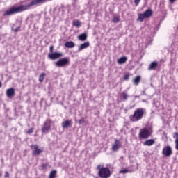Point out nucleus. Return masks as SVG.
I'll return each mask as SVG.
<instances>
[{
  "label": "nucleus",
  "mask_w": 178,
  "mask_h": 178,
  "mask_svg": "<svg viewBox=\"0 0 178 178\" xmlns=\"http://www.w3.org/2000/svg\"><path fill=\"white\" fill-rule=\"evenodd\" d=\"M72 124V120H66L62 122L61 126L63 129H67Z\"/></svg>",
  "instance_id": "nucleus-15"
},
{
  "label": "nucleus",
  "mask_w": 178,
  "mask_h": 178,
  "mask_svg": "<svg viewBox=\"0 0 178 178\" xmlns=\"http://www.w3.org/2000/svg\"><path fill=\"white\" fill-rule=\"evenodd\" d=\"M88 47H90V42H86L81 44L78 49V52H81V51H83V49H86V48H88Z\"/></svg>",
  "instance_id": "nucleus-11"
},
{
  "label": "nucleus",
  "mask_w": 178,
  "mask_h": 178,
  "mask_svg": "<svg viewBox=\"0 0 178 178\" xmlns=\"http://www.w3.org/2000/svg\"><path fill=\"white\" fill-rule=\"evenodd\" d=\"M151 134H152V130L148 128H143L140 129L138 137L140 140H147L151 137Z\"/></svg>",
  "instance_id": "nucleus-3"
},
{
  "label": "nucleus",
  "mask_w": 178,
  "mask_h": 178,
  "mask_svg": "<svg viewBox=\"0 0 178 178\" xmlns=\"http://www.w3.org/2000/svg\"><path fill=\"white\" fill-rule=\"evenodd\" d=\"M78 38L79 41H86V40H87V34L82 33L79 35Z\"/></svg>",
  "instance_id": "nucleus-20"
},
{
  "label": "nucleus",
  "mask_w": 178,
  "mask_h": 178,
  "mask_svg": "<svg viewBox=\"0 0 178 178\" xmlns=\"http://www.w3.org/2000/svg\"><path fill=\"white\" fill-rule=\"evenodd\" d=\"M140 1L141 0H134V3L136 4V6H138V3H140Z\"/></svg>",
  "instance_id": "nucleus-32"
},
{
  "label": "nucleus",
  "mask_w": 178,
  "mask_h": 178,
  "mask_svg": "<svg viewBox=\"0 0 178 178\" xmlns=\"http://www.w3.org/2000/svg\"><path fill=\"white\" fill-rule=\"evenodd\" d=\"M122 147V143L120 142V140L115 139L114 143L112 145L111 149L114 152H118L119 149Z\"/></svg>",
  "instance_id": "nucleus-8"
},
{
  "label": "nucleus",
  "mask_w": 178,
  "mask_h": 178,
  "mask_svg": "<svg viewBox=\"0 0 178 178\" xmlns=\"http://www.w3.org/2000/svg\"><path fill=\"white\" fill-rule=\"evenodd\" d=\"M10 175H9V172H6L5 173V177H9Z\"/></svg>",
  "instance_id": "nucleus-36"
},
{
  "label": "nucleus",
  "mask_w": 178,
  "mask_h": 178,
  "mask_svg": "<svg viewBox=\"0 0 178 178\" xmlns=\"http://www.w3.org/2000/svg\"><path fill=\"white\" fill-rule=\"evenodd\" d=\"M175 1H176V0H170V2L171 3H173V2H175Z\"/></svg>",
  "instance_id": "nucleus-37"
},
{
  "label": "nucleus",
  "mask_w": 178,
  "mask_h": 178,
  "mask_svg": "<svg viewBox=\"0 0 178 178\" xmlns=\"http://www.w3.org/2000/svg\"><path fill=\"white\" fill-rule=\"evenodd\" d=\"M2 87V83H1V81H0V88H1Z\"/></svg>",
  "instance_id": "nucleus-38"
},
{
  "label": "nucleus",
  "mask_w": 178,
  "mask_h": 178,
  "mask_svg": "<svg viewBox=\"0 0 178 178\" xmlns=\"http://www.w3.org/2000/svg\"><path fill=\"white\" fill-rule=\"evenodd\" d=\"M49 1L51 0H32L28 5H22L17 7L10 8L4 13L3 16H12V15H15V13H20V12L30 9L31 6L42 5V3H46V2H49Z\"/></svg>",
  "instance_id": "nucleus-1"
},
{
  "label": "nucleus",
  "mask_w": 178,
  "mask_h": 178,
  "mask_svg": "<svg viewBox=\"0 0 178 178\" xmlns=\"http://www.w3.org/2000/svg\"><path fill=\"white\" fill-rule=\"evenodd\" d=\"M121 98H122V99L124 101H126V99H127V98H129V95H127V93L122 92L121 93Z\"/></svg>",
  "instance_id": "nucleus-25"
},
{
  "label": "nucleus",
  "mask_w": 178,
  "mask_h": 178,
  "mask_svg": "<svg viewBox=\"0 0 178 178\" xmlns=\"http://www.w3.org/2000/svg\"><path fill=\"white\" fill-rule=\"evenodd\" d=\"M126 62H127V58L126 56L121 57L117 60L118 65H123L126 63Z\"/></svg>",
  "instance_id": "nucleus-14"
},
{
  "label": "nucleus",
  "mask_w": 178,
  "mask_h": 178,
  "mask_svg": "<svg viewBox=\"0 0 178 178\" xmlns=\"http://www.w3.org/2000/svg\"><path fill=\"white\" fill-rule=\"evenodd\" d=\"M156 66H158V63L154 61L152 62L149 67V70H155L156 69Z\"/></svg>",
  "instance_id": "nucleus-18"
},
{
  "label": "nucleus",
  "mask_w": 178,
  "mask_h": 178,
  "mask_svg": "<svg viewBox=\"0 0 178 178\" xmlns=\"http://www.w3.org/2000/svg\"><path fill=\"white\" fill-rule=\"evenodd\" d=\"M85 122H86V121L84 120L83 118H81V119H80V120H79V124H84Z\"/></svg>",
  "instance_id": "nucleus-30"
},
{
  "label": "nucleus",
  "mask_w": 178,
  "mask_h": 178,
  "mask_svg": "<svg viewBox=\"0 0 178 178\" xmlns=\"http://www.w3.org/2000/svg\"><path fill=\"white\" fill-rule=\"evenodd\" d=\"M31 148L32 149V155L33 156H35V155H40V154H42V150L40 148L38 145H31Z\"/></svg>",
  "instance_id": "nucleus-7"
},
{
  "label": "nucleus",
  "mask_w": 178,
  "mask_h": 178,
  "mask_svg": "<svg viewBox=\"0 0 178 178\" xmlns=\"http://www.w3.org/2000/svg\"><path fill=\"white\" fill-rule=\"evenodd\" d=\"M173 138L175 139V141H178V133L177 132H175L172 135Z\"/></svg>",
  "instance_id": "nucleus-27"
},
{
  "label": "nucleus",
  "mask_w": 178,
  "mask_h": 178,
  "mask_svg": "<svg viewBox=\"0 0 178 178\" xmlns=\"http://www.w3.org/2000/svg\"><path fill=\"white\" fill-rule=\"evenodd\" d=\"M48 56L51 60H55V59H59V58H62V56H63V54L59 52H54L49 54Z\"/></svg>",
  "instance_id": "nucleus-10"
},
{
  "label": "nucleus",
  "mask_w": 178,
  "mask_h": 178,
  "mask_svg": "<svg viewBox=\"0 0 178 178\" xmlns=\"http://www.w3.org/2000/svg\"><path fill=\"white\" fill-rule=\"evenodd\" d=\"M173 154L172 152V147L170 146H165L163 148L162 154L163 156L169 157Z\"/></svg>",
  "instance_id": "nucleus-9"
},
{
  "label": "nucleus",
  "mask_w": 178,
  "mask_h": 178,
  "mask_svg": "<svg viewBox=\"0 0 178 178\" xmlns=\"http://www.w3.org/2000/svg\"><path fill=\"white\" fill-rule=\"evenodd\" d=\"M144 19H145V17L144 14H139L138 16V22H144Z\"/></svg>",
  "instance_id": "nucleus-24"
},
{
  "label": "nucleus",
  "mask_w": 178,
  "mask_h": 178,
  "mask_svg": "<svg viewBox=\"0 0 178 178\" xmlns=\"http://www.w3.org/2000/svg\"><path fill=\"white\" fill-rule=\"evenodd\" d=\"M2 177V172H0V177Z\"/></svg>",
  "instance_id": "nucleus-39"
},
{
  "label": "nucleus",
  "mask_w": 178,
  "mask_h": 178,
  "mask_svg": "<svg viewBox=\"0 0 178 178\" xmlns=\"http://www.w3.org/2000/svg\"><path fill=\"white\" fill-rule=\"evenodd\" d=\"M33 131H34V129H33V128H30V129L28 130L29 134H31Z\"/></svg>",
  "instance_id": "nucleus-31"
},
{
  "label": "nucleus",
  "mask_w": 178,
  "mask_h": 178,
  "mask_svg": "<svg viewBox=\"0 0 178 178\" xmlns=\"http://www.w3.org/2000/svg\"><path fill=\"white\" fill-rule=\"evenodd\" d=\"M97 169L99 170V177L101 178L111 177V170L108 168H102L101 165H98Z\"/></svg>",
  "instance_id": "nucleus-4"
},
{
  "label": "nucleus",
  "mask_w": 178,
  "mask_h": 178,
  "mask_svg": "<svg viewBox=\"0 0 178 178\" xmlns=\"http://www.w3.org/2000/svg\"><path fill=\"white\" fill-rule=\"evenodd\" d=\"M113 23H119L120 22V16H114L112 19Z\"/></svg>",
  "instance_id": "nucleus-23"
},
{
  "label": "nucleus",
  "mask_w": 178,
  "mask_h": 178,
  "mask_svg": "<svg viewBox=\"0 0 178 178\" xmlns=\"http://www.w3.org/2000/svg\"><path fill=\"white\" fill-rule=\"evenodd\" d=\"M152 10L149 9V10H146L144 13L143 15L145 16V17L146 19H148V17H151V16H152Z\"/></svg>",
  "instance_id": "nucleus-16"
},
{
  "label": "nucleus",
  "mask_w": 178,
  "mask_h": 178,
  "mask_svg": "<svg viewBox=\"0 0 178 178\" xmlns=\"http://www.w3.org/2000/svg\"><path fill=\"white\" fill-rule=\"evenodd\" d=\"M12 30H13V27L12 28Z\"/></svg>",
  "instance_id": "nucleus-40"
},
{
  "label": "nucleus",
  "mask_w": 178,
  "mask_h": 178,
  "mask_svg": "<svg viewBox=\"0 0 178 178\" xmlns=\"http://www.w3.org/2000/svg\"><path fill=\"white\" fill-rule=\"evenodd\" d=\"M120 173H122V174H126V173H129V170H122L120 171Z\"/></svg>",
  "instance_id": "nucleus-29"
},
{
  "label": "nucleus",
  "mask_w": 178,
  "mask_h": 178,
  "mask_svg": "<svg viewBox=\"0 0 178 178\" xmlns=\"http://www.w3.org/2000/svg\"><path fill=\"white\" fill-rule=\"evenodd\" d=\"M49 51L51 54H52L54 52V46H50Z\"/></svg>",
  "instance_id": "nucleus-34"
},
{
  "label": "nucleus",
  "mask_w": 178,
  "mask_h": 178,
  "mask_svg": "<svg viewBox=\"0 0 178 178\" xmlns=\"http://www.w3.org/2000/svg\"><path fill=\"white\" fill-rule=\"evenodd\" d=\"M141 80V76H137L136 77L134 78V79L133 80V83L135 86H138V84L140 83V81Z\"/></svg>",
  "instance_id": "nucleus-19"
},
{
  "label": "nucleus",
  "mask_w": 178,
  "mask_h": 178,
  "mask_svg": "<svg viewBox=\"0 0 178 178\" xmlns=\"http://www.w3.org/2000/svg\"><path fill=\"white\" fill-rule=\"evenodd\" d=\"M175 149L178 151V141H175Z\"/></svg>",
  "instance_id": "nucleus-33"
},
{
  "label": "nucleus",
  "mask_w": 178,
  "mask_h": 178,
  "mask_svg": "<svg viewBox=\"0 0 178 178\" xmlns=\"http://www.w3.org/2000/svg\"><path fill=\"white\" fill-rule=\"evenodd\" d=\"M144 115H145V108H138L134 111L133 115H130L129 120L133 122H138L144 118Z\"/></svg>",
  "instance_id": "nucleus-2"
},
{
  "label": "nucleus",
  "mask_w": 178,
  "mask_h": 178,
  "mask_svg": "<svg viewBox=\"0 0 178 178\" xmlns=\"http://www.w3.org/2000/svg\"><path fill=\"white\" fill-rule=\"evenodd\" d=\"M155 144V140L154 139L146 140L143 143V145H146L147 147H151V145H154Z\"/></svg>",
  "instance_id": "nucleus-13"
},
{
  "label": "nucleus",
  "mask_w": 178,
  "mask_h": 178,
  "mask_svg": "<svg viewBox=\"0 0 178 178\" xmlns=\"http://www.w3.org/2000/svg\"><path fill=\"white\" fill-rule=\"evenodd\" d=\"M74 47H76V44L72 41L66 42L65 43V48H74Z\"/></svg>",
  "instance_id": "nucleus-17"
},
{
  "label": "nucleus",
  "mask_w": 178,
  "mask_h": 178,
  "mask_svg": "<svg viewBox=\"0 0 178 178\" xmlns=\"http://www.w3.org/2000/svg\"><path fill=\"white\" fill-rule=\"evenodd\" d=\"M6 95L8 98H12L15 95V89L13 88L8 89L6 90Z\"/></svg>",
  "instance_id": "nucleus-12"
},
{
  "label": "nucleus",
  "mask_w": 178,
  "mask_h": 178,
  "mask_svg": "<svg viewBox=\"0 0 178 178\" xmlns=\"http://www.w3.org/2000/svg\"><path fill=\"white\" fill-rule=\"evenodd\" d=\"M73 26H74V27H76L77 29H79V27H81V22L79 20L74 21Z\"/></svg>",
  "instance_id": "nucleus-21"
},
{
  "label": "nucleus",
  "mask_w": 178,
  "mask_h": 178,
  "mask_svg": "<svg viewBox=\"0 0 178 178\" xmlns=\"http://www.w3.org/2000/svg\"><path fill=\"white\" fill-rule=\"evenodd\" d=\"M20 30V26L17 27L16 29H14L15 33H17Z\"/></svg>",
  "instance_id": "nucleus-35"
},
{
  "label": "nucleus",
  "mask_w": 178,
  "mask_h": 178,
  "mask_svg": "<svg viewBox=\"0 0 178 178\" xmlns=\"http://www.w3.org/2000/svg\"><path fill=\"white\" fill-rule=\"evenodd\" d=\"M123 79L124 80H129V79H130V75L129 74H126L124 75Z\"/></svg>",
  "instance_id": "nucleus-28"
},
{
  "label": "nucleus",
  "mask_w": 178,
  "mask_h": 178,
  "mask_svg": "<svg viewBox=\"0 0 178 178\" xmlns=\"http://www.w3.org/2000/svg\"><path fill=\"white\" fill-rule=\"evenodd\" d=\"M56 173H57V171L55 170L51 171L49 174V178H55V177H56Z\"/></svg>",
  "instance_id": "nucleus-26"
},
{
  "label": "nucleus",
  "mask_w": 178,
  "mask_h": 178,
  "mask_svg": "<svg viewBox=\"0 0 178 178\" xmlns=\"http://www.w3.org/2000/svg\"><path fill=\"white\" fill-rule=\"evenodd\" d=\"M68 65H70V58L69 57L60 58L55 63V65L57 67H65V66H67Z\"/></svg>",
  "instance_id": "nucleus-5"
},
{
  "label": "nucleus",
  "mask_w": 178,
  "mask_h": 178,
  "mask_svg": "<svg viewBox=\"0 0 178 178\" xmlns=\"http://www.w3.org/2000/svg\"><path fill=\"white\" fill-rule=\"evenodd\" d=\"M52 127V121L51 120H47L43 126L42 127V133L43 134H48Z\"/></svg>",
  "instance_id": "nucleus-6"
},
{
  "label": "nucleus",
  "mask_w": 178,
  "mask_h": 178,
  "mask_svg": "<svg viewBox=\"0 0 178 178\" xmlns=\"http://www.w3.org/2000/svg\"><path fill=\"white\" fill-rule=\"evenodd\" d=\"M45 76H47V74H45V72H42L40 76H39V81L40 83H42V81H44V79H45Z\"/></svg>",
  "instance_id": "nucleus-22"
}]
</instances>
